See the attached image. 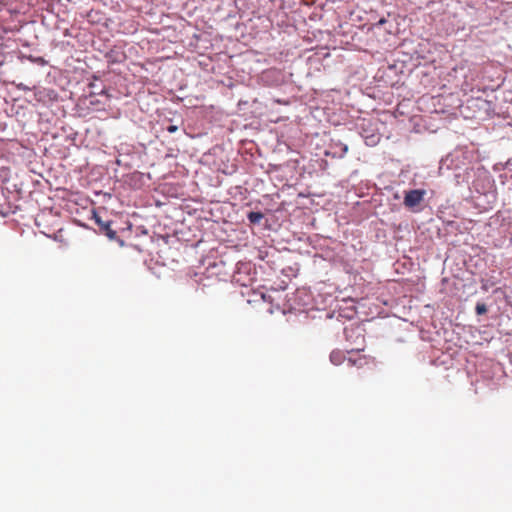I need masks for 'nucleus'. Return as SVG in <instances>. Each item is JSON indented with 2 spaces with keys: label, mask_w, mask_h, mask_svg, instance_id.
<instances>
[{
  "label": "nucleus",
  "mask_w": 512,
  "mask_h": 512,
  "mask_svg": "<svg viewBox=\"0 0 512 512\" xmlns=\"http://www.w3.org/2000/svg\"><path fill=\"white\" fill-rule=\"evenodd\" d=\"M377 122L370 118H357L354 121V128L357 129L360 138L370 147H374L380 141V134L377 129Z\"/></svg>",
  "instance_id": "1"
},
{
  "label": "nucleus",
  "mask_w": 512,
  "mask_h": 512,
  "mask_svg": "<svg viewBox=\"0 0 512 512\" xmlns=\"http://www.w3.org/2000/svg\"><path fill=\"white\" fill-rule=\"evenodd\" d=\"M426 192L422 189H413L405 193L403 204L407 208L418 206L424 199Z\"/></svg>",
  "instance_id": "2"
},
{
  "label": "nucleus",
  "mask_w": 512,
  "mask_h": 512,
  "mask_svg": "<svg viewBox=\"0 0 512 512\" xmlns=\"http://www.w3.org/2000/svg\"><path fill=\"white\" fill-rule=\"evenodd\" d=\"M95 220L100 230L103 231L107 237L110 239H114L116 237V231L111 228L110 221H102L98 216H95Z\"/></svg>",
  "instance_id": "3"
},
{
  "label": "nucleus",
  "mask_w": 512,
  "mask_h": 512,
  "mask_svg": "<svg viewBox=\"0 0 512 512\" xmlns=\"http://www.w3.org/2000/svg\"><path fill=\"white\" fill-rule=\"evenodd\" d=\"M346 359V355L341 350H333L330 354V360L334 365L342 364Z\"/></svg>",
  "instance_id": "4"
},
{
  "label": "nucleus",
  "mask_w": 512,
  "mask_h": 512,
  "mask_svg": "<svg viewBox=\"0 0 512 512\" xmlns=\"http://www.w3.org/2000/svg\"><path fill=\"white\" fill-rule=\"evenodd\" d=\"M263 217H264L263 213H261V212H254V211L249 212L248 215H247L248 220L252 224L259 223L263 219Z\"/></svg>",
  "instance_id": "5"
},
{
  "label": "nucleus",
  "mask_w": 512,
  "mask_h": 512,
  "mask_svg": "<svg viewBox=\"0 0 512 512\" xmlns=\"http://www.w3.org/2000/svg\"><path fill=\"white\" fill-rule=\"evenodd\" d=\"M454 159L455 155L453 154L448 155L445 159H442L440 163V170H442L444 166H446L448 169L452 168L451 165L454 162Z\"/></svg>",
  "instance_id": "6"
},
{
  "label": "nucleus",
  "mask_w": 512,
  "mask_h": 512,
  "mask_svg": "<svg viewBox=\"0 0 512 512\" xmlns=\"http://www.w3.org/2000/svg\"><path fill=\"white\" fill-rule=\"evenodd\" d=\"M475 311L477 315H484L487 313V306L484 303L478 302L475 307Z\"/></svg>",
  "instance_id": "7"
},
{
  "label": "nucleus",
  "mask_w": 512,
  "mask_h": 512,
  "mask_svg": "<svg viewBox=\"0 0 512 512\" xmlns=\"http://www.w3.org/2000/svg\"><path fill=\"white\" fill-rule=\"evenodd\" d=\"M354 366H363L364 364H367L366 358L362 359L361 357L355 358L353 360Z\"/></svg>",
  "instance_id": "8"
},
{
  "label": "nucleus",
  "mask_w": 512,
  "mask_h": 512,
  "mask_svg": "<svg viewBox=\"0 0 512 512\" xmlns=\"http://www.w3.org/2000/svg\"><path fill=\"white\" fill-rule=\"evenodd\" d=\"M169 133H174L178 130V127L176 125H169L166 129Z\"/></svg>",
  "instance_id": "9"
},
{
  "label": "nucleus",
  "mask_w": 512,
  "mask_h": 512,
  "mask_svg": "<svg viewBox=\"0 0 512 512\" xmlns=\"http://www.w3.org/2000/svg\"><path fill=\"white\" fill-rule=\"evenodd\" d=\"M339 317L345 318V319H347V320H349V319H350V316H349L348 314L343 313V312H340V313H339Z\"/></svg>",
  "instance_id": "10"
},
{
  "label": "nucleus",
  "mask_w": 512,
  "mask_h": 512,
  "mask_svg": "<svg viewBox=\"0 0 512 512\" xmlns=\"http://www.w3.org/2000/svg\"><path fill=\"white\" fill-rule=\"evenodd\" d=\"M364 348L363 347H354V353L357 352L359 353L360 351H363Z\"/></svg>",
  "instance_id": "11"
},
{
  "label": "nucleus",
  "mask_w": 512,
  "mask_h": 512,
  "mask_svg": "<svg viewBox=\"0 0 512 512\" xmlns=\"http://www.w3.org/2000/svg\"><path fill=\"white\" fill-rule=\"evenodd\" d=\"M8 3V0H0V6H5L7 5Z\"/></svg>",
  "instance_id": "12"
},
{
  "label": "nucleus",
  "mask_w": 512,
  "mask_h": 512,
  "mask_svg": "<svg viewBox=\"0 0 512 512\" xmlns=\"http://www.w3.org/2000/svg\"><path fill=\"white\" fill-rule=\"evenodd\" d=\"M360 339V336H356V339H354V344L357 343Z\"/></svg>",
  "instance_id": "13"
}]
</instances>
